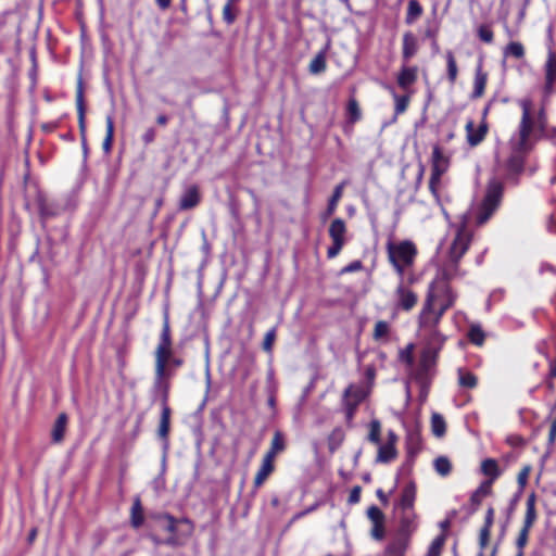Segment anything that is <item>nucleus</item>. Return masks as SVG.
I'll use <instances>...</instances> for the list:
<instances>
[{
  "instance_id": "nucleus-1",
  "label": "nucleus",
  "mask_w": 556,
  "mask_h": 556,
  "mask_svg": "<svg viewBox=\"0 0 556 556\" xmlns=\"http://www.w3.org/2000/svg\"><path fill=\"white\" fill-rule=\"evenodd\" d=\"M453 277L452 271L444 269L429 283L421 313L443 317L455 305L458 294L451 285Z\"/></svg>"
},
{
  "instance_id": "nucleus-2",
  "label": "nucleus",
  "mask_w": 556,
  "mask_h": 556,
  "mask_svg": "<svg viewBox=\"0 0 556 556\" xmlns=\"http://www.w3.org/2000/svg\"><path fill=\"white\" fill-rule=\"evenodd\" d=\"M174 356L172 330L169 325L168 312L163 315V324L159 342L154 351V374L155 383L165 388V383L172 378V371L168 368L170 358Z\"/></svg>"
},
{
  "instance_id": "nucleus-3",
  "label": "nucleus",
  "mask_w": 556,
  "mask_h": 556,
  "mask_svg": "<svg viewBox=\"0 0 556 556\" xmlns=\"http://www.w3.org/2000/svg\"><path fill=\"white\" fill-rule=\"evenodd\" d=\"M521 109V117L516 130V134L510 138L520 142V146H530L535 148L540 141V126L533 116V102L531 99L526 98L518 101Z\"/></svg>"
},
{
  "instance_id": "nucleus-4",
  "label": "nucleus",
  "mask_w": 556,
  "mask_h": 556,
  "mask_svg": "<svg viewBox=\"0 0 556 556\" xmlns=\"http://www.w3.org/2000/svg\"><path fill=\"white\" fill-rule=\"evenodd\" d=\"M388 261L395 273L403 279L405 270L412 267L418 254V250L413 241L404 240L401 242L389 241L386 245Z\"/></svg>"
},
{
  "instance_id": "nucleus-5",
  "label": "nucleus",
  "mask_w": 556,
  "mask_h": 556,
  "mask_svg": "<svg viewBox=\"0 0 556 556\" xmlns=\"http://www.w3.org/2000/svg\"><path fill=\"white\" fill-rule=\"evenodd\" d=\"M442 318L419 312L417 325L419 334L426 343L425 350H433L438 353L442 350L446 340V337L439 329Z\"/></svg>"
},
{
  "instance_id": "nucleus-6",
  "label": "nucleus",
  "mask_w": 556,
  "mask_h": 556,
  "mask_svg": "<svg viewBox=\"0 0 556 556\" xmlns=\"http://www.w3.org/2000/svg\"><path fill=\"white\" fill-rule=\"evenodd\" d=\"M504 184L498 179H491L486 185L485 194L478 207L476 223L484 225L498 210L504 197Z\"/></svg>"
},
{
  "instance_id": "nucleus-7",
  "label": "nucleus",
  "mask_w": 556,
  "mask_h": 556,
  "mask_svg": "<svg viewBox=\"0 0 556 556\" xmlns=\"http://www.w3.org/2000/svg\"><path fill=\"white\" fill-rule=\"evenodd\" d=\"M470 244L471 233L465 227L459 228L448 250V261L454 275L458 271L459 262Z\"/></svg>"
},
{
  "instance_id": "nucleus-8",
  "label": "nucleus",
  "mask_w": 556,
  "mask_h": 556,
  "mask_svg": "<svg viewBox=\"0 0 556 556\" xmlns=\"http://www.w3.org/2000/svg\"><path fill=\"white\" fill-rule=\"evenodd\" d=\"M510 154L506 161V169L510 175L519 176L525 170V165L528 155L534 150L532 147L526 144L520 146V142L509 139Z\"/></svg>"
},
{
  "instance_id": "nucleus-9",
  "label": "nucleus",
  "mask_w": 556,
  "mask_h": 556,
  "mask_svg": "<svg viewBox=\"0 0 556 556\" xmlns=\"http://www.w3.org/2000/svg\"><path fill=\"white\" fill-rule=\"evenodd\" d=\"M439 353L433 350H422L415 379L420 384L429 383L435 374Z\"/></svg>"
},
{
  "instance_id": "nucleus-10",
  "label": "nucleus",
  "mask_w": 556,
  "mask_h": 556,
  "mask_svg": "<svg viewBox=\"0 0 556 556\" xmlns=\"http://www.w3.org/2000/svg\"><path fill=\"white\" fill-rule=\"evenodd\" d=\"M329 237L332 241L331 245L327 249V257L332 260L337 257L345 244L346 225L345 222L338 217L334 218L328 229Z\"/></svg>"
},
{
  "instance_id": "nucleus-11",
  "label": "nucleus",
  "mask_w": 556,
  "mask_h": 556,
  "mask_svg": "<svg viewBox=\"0 0 556 556\" xmlns=\"http://www.w3.org/2000/svg\"><path fill=\"white\" fill-rule=\"evenodd\" d=\"M78 129L81 140V146L85 152H87V125H86V103L84 97V85L81 78L78 79L75 94Z\"/></svg>"
},
{
  "instance_id": "nucleus-12",
  "label": "nucleus",
  "mask_w": 556,
  "mask_h": 556,
  "mask_svg": "<svg viewBox=\"0 0 556 556\" xmlns=\"http://www.w3.org/2000/svg\"><path fill=\"white\" fill-rule=\"evenodd\" d=\"M168 392H169V383H165V388L163 389L162 395V412L157 428V437L164 442L165 445L168 444V438L170 432V416L172 409L168 405Z\"/></svg>"
},
{
  "instance_id": "nucleus-13",
  "label": "nucleus",
  "mask_w": 556,
  "mask_h": 556,
  "mask_svg": "<svg viewBox=\"0 0 556 556\" xmlns=\"http://www.w3.org/2000/svg\"><path fill=\"white\" fill-rule=\"evenodd\" d=\"M394 295L396 299V307L404 312H410L418 302L417 293L412 288L404 285L403 279H401V282L396 287Z\"/></svg>"
},
{
  "instance_id": "nucleus-14",
  "label": "nucleus",
  "mask_w": 556,
  "mask_h": 556,
  "mask_svg": "<svg viewBox=\"0 0 556 556\" xmlns=\"http://www.w3.org/2000/svg\"><path fill=\"white\" fill-rule=\"evenodd\" d=\"M397 435L393 430L388 431V439L384 444H379L376 462L388 464L397 457Z\"/></svg>"
},
{
  "instance_id": "nucleus-15",
  "label": "nucleus",
  "mask_w": 556,
  "mask_h": 556,
  "mask_svg": "<svg viewBox=\"0 0 556 556\" xmlns=\"http://www.w3.org/2000/svg\"><path fill=\"white\" fill-rule=\"evenodd\" d=\"M366 397L367 392L363 387L351 383L343 391L341 405L342 407H353V409L357 410Z\"/></svg>"
},
{
  "instance_id": "nucleus-16",
  "label": "nucleus",
  "mask_w": 556,
  "mask_h": 556,
  "mask_svg": "<svg viewBox=\"0 0 556 556\" xmlns=\"http://www.w3.org/2000/svg\"><path fill=\"white\" fill-rule=\"evenodd\" d=\"M367 517L369 518V520L372 523V527L370 530V534H371L372 539H375L377 541L383 540V538L386 535V526H384L386 517H384V514L382 513V510L379 507H377L376 505H371L367 509Z\"/></svg>"
},
{
  "instance_id": "nucleus-17",
  "label": "nucleus",
  "mask_w": 556,
  "mask_h": 556,
  "mask_svg": "<svg viewBox=\"0 0 556 556\" xmlns=\"http://www.w3.org/2000/svg\"><path fill=\"white\" fill-rule=\"evenodd\" d=\"M465 130L467 143L471 148H475L485 139L489 131V126L485 121H482L481 124L476 127L475 122L469 119L465 125Z\"/></svg>"
},
{
  "instance_id": "nucleus-18",
  "label": "nucleus",
  "mask_w": 556,
  "mask_h": 556,
  "mask_svg": "<svg viewBox=\"0 0 556 556\" xmlns=\"http://www.w3.org/2000/svg\"><path fill=\"white\" fill-rule=\"evenodd\" d=\"M495 521V508L490 505L485 511L483 525L481 526L478 533V545L479 549H485L491 540V531Z\"/></svg>"
},
{
  "instance_id": "nucleus-19",
  "label": "nucleus",
  "mask_w": 556,
  "mask_h": 556,
  "mask_svg": "<svg viewBox=\"0 0 556 556\" xmlns=\"http://www.w3.org/2000/svg\"><path fill=\"white\" fill-rule=\"evenodd\" d=\"M419 51L418 37L412 31L406 30L402 36V60L409 62Z\"/></svg>"
},
{
  "instance_id": "nucleus-20",
  "label": "nucleus",
  "mask_w": 556,
  "mask_h": 556,
  "mask_svg": "<svg viewBox=\"0 0 556 556\" xmlns=\"http://www.w3.org/2000/svg\"><path fill=\"white\" fill-rule=\"evenodd\" d=\"M275 460L270 457L263 456L260 468L257 469L253 479V490L257 491L275 471Z\"/></svg>"
},
{
  "instance_id": "nucleus-21",
  "label": "nucleus",
  "mask_w": 556,
  "mask_h": 556,
  "mask_svg": "<svg viewBox=\"0 0 556 556\" xmlns=\"http://www.w3.org/2000/svg\"><path fill=\"white\" fill-rule=\"evenodd\" d=\"M450 167V160L443 154L439 144L433 146L431 155V174L443 176Z\"/></svg>"
},
{
  "instance_id": "nucleus-22",
  "label": "nucleus",
  "mask_w": 556,
  "mask_h": 556,
  "mask_svg": "<svg viewBox=\"0 0 556 556\" xmlns=\"http://www.w3.org/2000/svg\"><path fill=\"white\" fill-rule=\"evenodd\" d=\"M201 201V194L199 187L195 185L190 186L185 190L180 197L178 207L180 211L192 210L199 205Z\"/></svg>"
},
{
  "instance_id": "nucleus-23",
  "label": "nucleus",
  "mask_w": 556,
  "mask_h": 556,
  "mask_svg": "<svg viewBox=\"0 0 556 556\" xmlns=\"http://www.w3.org/2000/svg\"><path fill=\"white\" fill-rule=\"evenodd\" d=\"M417 78V66L403 65L397 74L396 83L401 89L407 90L410 86H413L416 83Z\"/></svg>"
},
{
  "instance_id": "nucleus-24",
  "label": "nucleus",
  "mask_w": 556,
  "mask_h": 556,
  "mask_svg": "<svg viewBox=\"0 0 556 556\" xmlns=\"http://www.w3.org/2000/svg\"><path fill=\"white\" fill-rule=\"evenodd\" d=\"M34 203L37 206L41 218L47 219L56 215L55 206L48 200L47 195L39 189L36 192Z\"/></svg>"
},
{
  "instance_id": "nucleus-25",
  "label": "nucleus",
  "mask_w": 556,
  "mask_h": 556,
  "mask_svg": "<svg viewBox=\"0 0 556 556\" xmlns=\"http://www.w3.org/2000/svg\"><path fill=\"white\" fill-rule=\"evenodd\" d=\"M68 425V416L62 412L58 415L51 431V442L60 444L64 441L66 429Z\"/></svg>"
},
{
  "instance_id": "nucleus-26",
  "label": "nucleus",
  "mask_w": 556,
  "mask_h": 556,
  "mask_svg": "<svg viewBox=\"0 0 556 556\" xmlns=\"http://www.w3.org/2000/svg\"><path fill=\"white\" fill-rule=\"evenodd\" d=\"M488 84V73L482 68V62L480 61L476 67L473 90L471 92V99H479L484 94L485 87Z\"/></svg>"
},
{
  "instance_id": "nucleus-27",
  "label": "nucleus",
  "mask_w": 556,
  "mask_h": 556,
  "mask_svg": "<svg viewBox=\"0 0 556 556\" xmlns=\"http://www.w3.org/2000/svg\"><path fill=\"white\" fill-rule=\"evenodd\" d=\"M538 520V511H536V494L532 492L528 495L526 501V511L522 520V526L525 528L532 529L534 523Z\"/></svg>"
},
{
  "instance_id": "nucleus-28",
  "label": "nucleus",
  "mask_w": 556,
  "mask_h": 556,
  "mask_svg": "<svg viewBox=\"0 0 556 556\" xmlns=\"http://www.w3.org/2000/svg\"><path fill=\"white\" fill-rule=\"evenodd\" d=\"M286 448L287 440L285 433L280 430H276L273 434L269 447L264 455L276 459L279 454L286 451Z\"/></svg>"
},
{
  "instance_id": "nucleus-29",
  "label": "nucleus",
  "mask_w": 556,
  "mask_h": 556,
  "mask_svg": "<svg viewBox=\"0 0 556 556\" xmlns=\"http://www.w3.org/2000/svg\"><path fill=\"white\" fill-rule=\"evenodd\" d=\"M480 471L486 477V480L495 482L501 476L502 470L498 462L494 458H485L481 462Z\"/></svg>"
},
{
  "instance_id": "nucleus-30",
  "label": "nucleus",
  "mask_w": 556,
  "mask_h": 556,
  "mask_svg": "<svg viewBox=\"0 0 556 556\" xmlns=\"http://www.w3.org/2000/svg\"><path fill=\"white\" fill-rule=\"evenodd\" d=\"M416 483L414 481L408 482L402 490L400 497V507L403 510H412L416 500Z\"/></svg>"
},
{
  "instance_id": "nucleus-31",
  "label": "nucleus",
  "mask_w": 556,
  "mask_h": 556,
  "mask_svg": "<svg viewBox=\"0 0 556 556\" xmlns=\"http://www.w3.org/2000/svg\"><path fill=\"white\" fill-rule=\"evenodd\" d=\"M144 514L140 497H136L130 508V526L139 529L143 526Z\"/></svg>"
},
{
  "instance_id": "nucleus-32",
  "label": "nucleus",
  "mask_w": 556,
  "mask_h": 556,
  "mask_svg": "<svg viewBox=\"0 0 556 556\" xmlns=\"http://www.w3.org/2000/svg\"><path fill=\"white\" fill-rule=\"evenodd\" d=\"M148 518L155 521H164L165 523L163 526V529L172 535L176 534L177 519L174 516L166 513H155L149 515Z\"/></svg>"
},
{
  "instance_id": "nucleus-33",
  "label": "nucleus",
  "mask_w": 556,
  "mask_h": 556,
  "mask_svg": "<svg viewBox=\"0 0 556 556\" xmlns=\"http://www.w3.org/2000/svg\"><path fill=\"white\" fill-rule=\"evenodd\" d=\"M409 540L399 536L390 542L386 548L387 556H405Z\"/></svg>"
},
{
  "instance_id": "nucleus-34",
  "label": "nucleus",
  "mask_w": 556,
  "mask_h": 556,
  "mask_svg": "<svg viewBox=\"0 0 556 556\" xmlns=\"http://www.w3.org/2000/svg\"><path fill=\"white\" fill-rule=\"evenodd\" d=\"M413 513H405L400 519V536L407 538L416 530Z\"/></svg>"
},
{
  "instance_id": "nucleus-35",
  "label": "nucleus",
  "mask_w": 556,
  "mask_h": 556,
  "mask_svg": "<svg viewBox=\"0 0 556 556\" xmlns=\"http://www.w3.org/2000/svg\"><path fill=\"white\" fill-rule=\"evenodd\" d=\"M446 78L451 86L455 85L458 77V66L455 55L452 51L445 53Z\"/></svg>"
},
{
  "instance_id": "nucleus-36",
  "label": "nucleus",
  "mask_w": 556,
  "mask_h": 556,
  "mask_svg": "<svg viewBox=\"0 0 556 556\" xmlns=\"http://www.w3.org/2000/svg\"><path fill=\"white\" fill-rule=\"evenodd\" d=\"M424 13L422 5L417 0H409L405 14V24L413 25Z\"/></svg>"
},
{
  "instance_id": "nucleus-37",
  "label": "nucleus",
  "mask_w": 556,
  "mask_h": 556,
  "mask_svg": "<svg viewBox=\"0 0 556 556\" xmlns=\"http://www.w3.org/2000/svg\"><path fill=\"white\" fill-rule=\"evenodd\" d=\"M114 141V118L112 115L105 117V137L102 142L104 153L109 154Z\"/></svg>"
},
{
  "instance_id": "nucleus-38",
  "label": "nucleus",
  "mask_w": 556,
  "mask_h": 556,
  "mask_svg": "<svg viewBox=\"0 0 556 556\" xmlns=\"http://www.w3.org/2000/svg\"><path fill=\"white\" fill-rule=\"evenodd\" d=\"M467 338L469 342L476 346H482L485 342V332L478 324L469 327Z\"/></svg>"
},
{
  "instance_id": "nucleus-39",
  "label": "nucleus",
  "mask_w": 556,
  "mask_h": 556,
  "mask_svg": "<svg viewBox=\"0 0 556 556\" xmlns=\"http://www.w3.org/2000/svg\"><path fill=\"white\" fill-rule=\"evenodd\" d=\"M458 384L465 389H475L478 386V377L467 369L459 368Z\"/></svg>"
},
{
  "instance_id": "nucleus-40",
  "label": "nucleus",
  "mask_w": 556,
  "mask_h": 556,
  "mask_svg": "<svg viewBox=\"0 0 556 556\" xmlns=\"http://www.w3.org/2000/svg\"><path fill=\"white\" fill-rule=\"evenodd\" d=\"M362 118V111L358 101L355 98H350L346 104V119L348 123L354 125Z\"/></svg>"
},
{
  "instance_id": "nucleus-41",
  "label": "nucleus",
  "mask_w": 556,
  "mask_h": 556,
  "mask_svg": "<svg viewBox=\"0 0 556 556\" xmlns=\"http://www.w3.org/2000/svg\"><path fill=\"white\" fill-rule=\"evenodd\" d=\"M433 468L439 476L447 477L453 470V465L447 456L442 455L433 460Z\"/></svg>"
},
{
  "instance_id": "nucleus-42",
  "label": "nucleus",
  "mask_w": 556,
  "mask_h": 556,
  "mask_svg": "<svg viewBox=\"0 0 556 556\" xmlns=\"http://www.w3.org/2000/svg\"><path fill=\"white\" fill-rule=\"evenodd\" d=\"M343 188H344V182H341L338 186H336L331 197L328 200V204H327V208H326V216H330L336 212V210L338 207V203L341 200L342 194H343Z\"/></svg>"
},
{
  "instance_id": "nucleus-43",
  "label": "nucleus",
  "mask_w": 556,
  "mask_h": 556,
  "mask_svg": "<svg viewBox=\"0 0 556 556\" xmlns=\"http://www.w3.org/2000/svg\"><path fill=\"white\" fill-rule=\"evenodd\" d=\"M327 68L326 54L324 51L318 52L309 62L308 71L313 75L324 73Z\"/></svg>"
},
{
  "instance_id": "nucleus-44",
  "label": "nucleus",
  "mask_w": 556,
  "mask_h": 556,
  "mask_svg": "<svg viewBox=\"0 0 556 556\" xmlns=\"http://www.w3.org/2000/svg\"><path fill=\"white\" fill-rule=\"evenodd\" d=\"M531 529L521 527L515 541L516 556H525V548L529 542Z\"/></svg>"
},
{
  "instance_id": "nucleus-45",
  "label": "nucleus",
  "mask_w": 556,
  "mask_h": 556,
  "mask_svg": "<svg viewBox=\"0 0 556 556\" xmlns=\"http://www.w3.org/2000/svg\"><path fill=\"white\" fill-rule=\"evenodd\" d=\"M345 439V432L341 427L334 428L328 437L329 451L338 450Z\"/></svg>"
},
{
  "instance_id": "nucleus-46",
  "label": "nucleus",
  "mask_w": 556,
  "mask_h": 556,
  "mask_svg": "<svg viewBox=\"0 0 556 556\" xmlns=\"http://www.w3.org/2000/svg\"><path fill=\"white\" fill-rule=\"evenodd\" d=\"M431 431L434 437L442 438L446 432V422L440 414H433L431 417Z\"/></svg>"
},
{
  "instance_id": "nucleus-47",
  "label": "nucleus",
  "mask_w": 556,
  "mask_h": 556,
  "mask_svg": "<svg viewBox=\"0 0 556 556\" xmlns=\"http://www.w3.org/2000/svg\"><path fill=\"white\" fill-rule=\"evenodd\" d=\"M525 53V47L519 41H511L504 49L506 56H514L515 59H522Z\"/></svg>"
},
{
  "instance_id": "nucleus-48",
  "label": "nucleus",
  "mask_w": 556,
  "mask_h": 556,
  "mask_svg": "<svg viewBox=\"0 0 556 556\" xmlns=\"http://www.w3.org/2000/svg\"><path fill=\"white\" fill-rule=\"evenodd\" d=\"M368 441L379 445L381 442V424L378 419H372L369 424Z\"/></svg>"
},
{
  "instance_id": "nucleus-49",
  "label": "nucleus",
  "mask_w": 556,
  "mask_h": 556,
  "mask_svg": "<svg viewBox=\"0 0 556 556\" xmlns=\"http://www.w3.org/2000/svg\"><path fill=\"white\" fill-rule=\"evenodd\" d=\"M445 535H438L428 547V551L425 556H441L444 544H445Z\"/></svg>"
},
{
  "instance_id": "nucleus-50",
  "label": "nucleus",
  "mask_w": 556,
  "mask_h": 556,
  "mask_svg": "<svg viewBox=\"0 0 556 556\" xmlns=\"http://www.w3.org/2000/svg\"><path fill=\"white\" fill-rule=\"evenodd\" d=\"M478 38L485 43H492L494 40V33L489 24H481L477 28Z\"/></svg>"
},
{
  "instance_id": "nucleus-51",
  "label": "nucleus",
  "mask_w": 556,
  "mask_h": 556,
  "mask_svg": "<svg viewBox=\"0 0 556 556\" xmlns=\"http://www.w3.org/2000/svg\"><path fill=\"white\" fill-rule=\"evenodd\" d=\"M414 344L409 343L399 352L400 362L406 364L409 367H412L414 364Z\"/></svg>"
},
{
  "instance_id": "nucleus-52",
  "label": "nucleus",
  "mask_w": 556,
  "mask_h": 556,
  "mask_svg": "<svg viewBox=\"0 0 556 556\" xmlns=\"http://www.w3.org/2000/svg\"><path fill=\"white\" fill-rule=\"evenodd\" d=\"M390 332V326L386 320H378L375 325L372 338L374 340L378 341L382 338L388 337Z\"/></svg>"
},
{
  "instance_id": "nucleus-53",
  "label": "nucleus",
  "mask_w": 556,
  "mask_h": 556,
  "mask_svg": "<svg viewBox=\"0 0 556 556\" xmlns=\"http://www.w3.org/2000/svg\"><path fill=\"white\" fill-rule=\"evenodd\" d=\"M441 179H442L441 176L433 175V174L430 175V179H429V191L432 194V197L434 198L437 203H440V199H441V197H440Z\"/></svg>"
},
{
  "instance_id": "nucleus-54",
  "label": "nucleus",
  "mask_w": 556,
  "mask_h": 556,
  "mask_svg": "<svg viewBox=\"0 0 556 556\" xmlns=\"http://www.w3.org/2000/svg\"><path fill=\"white\" fill-rule=\"evenodd\" d=\"M548 419L551 420V427L547 442L549 445H554V443L556 442V402L551 407Z\"/></svg>"
},
{
  "instance_id": "nucleus-55",
  "label": "nucleus",
  "mask_w": 556,
  "mask_h": 556,
  "mask_svg": "<svg viewBox=\"0 0 556 556\" xmlns=\"http://www.w3.org/2000/svg\"><path fill=\"white\" fill-rule=\"evenodd\" d=\"M555 379H556V357L549 361L548 372L545 377V386L548 391L553 392L555 390Z\"/></svg>"
},
{
  "instance_id": "nucleus-56",
  "label": "nucleus",
  "mask_w": 556,
  "mask_h": 556,
  "mask_svg": "<svg viewBox=\"0 0 556 556\" xmlns=\"http://www.w3.org/2000/svg\"><path fill=\"white\" fill-rule=\"evenodd\" d=\"M237 15L238 9H236L233 4L225 3L223 8V21L227 25H232L237 20Z\"/></svg>"
},
{
  "instance_id": "nucleus-57",
  "label": "nucleus",
  "mask_w": 556,
  "mask_h": 556,
  "mask_svg": "<svg viewBox=\"0 0 556 556\" xmlns=\"http://www.w3.org/2000/svg\"><path fill=\"white\" fill-rule=\"evenodd\" d=\"M409 96L407 94H403V96H399V94H395L394 93V101H395V106H394V113L395 115H400V114H403L408 105H409Z\"/></svg>"
},
{
  "instance_id": "nucleus-58",
  "label": "nucleus",
  "mask_w": 556,
  "mask_h": 556,
  "mask_svg": "<svg viewBox=\"0 0 556 556\" xmlns=\"http://www.w3.org/2000/svg\"><path fill=\"white\" fill-rule=\"evenodd\" d=\"M276 337H277V330H276V327H273L271 329H269L265 336H264V340H263V343H262V349L267 352V353H271L273 351V346H274V343L276 341Z\"/></svg>"
},
{
  "instance_id": "nucleus-59",
  "label": "nucleus",
  "mask_w": 556,
  "mask_h": 556,
  "mask_svg": "<svg viewBox=\"0 0 556 556\" xmlns=\"http://www.w3.org/2000/svg\"><path fill=\"white\" fill-rule=\"evenodd\" d=\"M548 140L556 146V126L549 124L540 128V140Z\"/></svg>"
},
{
  "instance_id": "nucleus-60",
  "label": "nucleus",
  "mask_w": 556,
  "mask_h": 556,
  "mask_svg": "<svg viewBox=\"0 0 556 556\" xmlns=\"http://www.w3.org/2000/svg\"><path fill=\"white\" fill-rule=\"evenodd\" d=\"M493 481L484 480L480 483V485L475 490L480 496H483L484 498L486 496L492 495L493 493Z\"/></svg>"
},
{
  "instance_id": "nucleus-61",
  "label": "nucleus",
  "mask_w": 556,
  "mask_h": 556,
  "mask_svg": "<svg viewBox=\"0 0 556 556\" xmlns=\"http://www.w3.org/2000/svg\"><path fill=\"white\" fill-rule=\"evenodd\" d=\"M533 116L536 119L540 128L548 124V115L544 105H541L536 112H533Z\"/></svg>"
},
{
  "instance_id": "nucleus-62",
  "label": "nucleus",
  "mask_w": 556,
  "mask_h": 556,
  "mask_svg": "<svg viewBox=\"0 0 556 556\" xmlns=\"http://www.w3.org/2000/svg\"><path fill=\"white\" fill-rule=\"evenodd\" d=\"M483 500H484V497L480 496L477 492L473 491L471 493L470 498H469V503H470L469 514L470 515H472V514L478 511V509L481 506Z\"/></svg>"
},
{
  "instance_id": "nucleus-63",
  "label": "nucleus",
  "mask_w": 556,
  "mask_h": 556,
  "mask_svg": "<svg viewBox=\"0 0 556 556\" xmlns=\"http://www.w3.org/2000/svg\"><path fill=\"white\" fill-rule=\"evenodd\" d=\"M531 472V466L530 465H526L521 468V470L518 472V476H517V482L519 484V486L522 489L526 486V484L528 483V479H529V475Z\"/></svg>"
},
{
  "instance_id": "nucleus-64",
  "label": "nucleus",
  "mask_w": 556,
  "mask_h": 556,
  "mask_svg": "<svg viewBox=\"0 0 556 556\" xmlns=\"http://www.w3.org/2000/svg\"><path fill=\"white\" fill-rule=\"evenodd\" d=\"M363 269V263L359 260L353 261L346 266L342 267L340 275L351 274Z\"/></svg>"
}]
</instances>
